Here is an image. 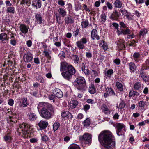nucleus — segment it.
Returning a JSON list of instances; mask_svg holds the SVG:
<instances>
[{
  "label": "nucleus",
  "mask_w": 149,
  "mask_h": 149,
  "mask_svg": "<svg viewBox=\"0 0 149 149\" xmlns=\"http://www.w3.org/2000/svg\"><path fill=\"white\" fill-rule=\"evenodd\" d=\"M90 106L88 104H86L84 106V109L85 111L88 110L90 109Z\"/></svg>",
  "instance_id": "680f3d73"
},
{
  "label": "nucleus",
  "mask_w": 149,
  "mask_h": 149,
  "mask_svg": "<svg viewBox=\"0 0 149 149\" xmlns=\"http://www.w3.org/2000/svg\"><path fill=\"white\" fill-rule=\"evenodd\" d=\"M48 125V123L47 121L41 120L38 123V125L42 129L45 128Z\"/></svg>",
  "instance_id": "f3484780"
},
{
  "label": "nucleus",
  "mask_w": 149,
  "mask_h": 149,
  "mask_svg": "<svg viewBox=\"0 0 149 149\" xmlns=\"http://www.w3.org/2000/svg\"><path fill=\"white\" fill-rule=\"evenodd\" d=\"M54 112L53 107L52 111H50L48 107L44 108L41 109L40 114L41 116L43 118L48 120L52 117Z\"/></svg>",
  "instance_id": "39448f33"
},
{
  "label": "nucleus",
  "mask_w": 149,
  "mask_h": 149,
  "mask_svg": "<svg viewBox=\"0 0 149 149\" xmlns=\"http://www.w3.org/2000/svg\"><path fill=\"white\" fill-rule=\"evenodd\" d=\"M120 14L116 10L113 12L110 16V18L113 20H117L120 16Z\"/></svg>",
  "instance_id": "aec40b11"
},
{
  "label": "nucleus",
  "mask_w": 149,
  "mask_h": 149,
  "mask_svg": "<svg viewBox=\"0 0 149 149\" xmlns=\"http://www.w3.org/2000/svg\"><path fill=\"white\" fill-rule=\"evenodd\" d=\"M100 17L102 21L104 22L106 21V16L104 13H102V14L101 15Z\"/></svg>",
  "instance_id": "c03bdc74"
},
{
  "label": "nucleus",
  "mask_w": 149,
  "mask_h": 149,
  "mask_svg": "<svg viewBox=\"0 0 149 149\" xmlns=\"http://www.w3.org/2000/svg\"><path fill=\"white\" fill-rule=\"evenodd\" d=\"M143 85L141 84V82H137L135 83L133 87L136 90H138L140 89L141 87H143Z\"/></svg>",
  "instance_id": "5701e85b"
},
{
  "label": "nucleus",
  "mask_w": 149,
  "mask_h": 149,
  "mask_svg": "<svg viewBox=\"0 0 149 149\" xmlns=\"http://www.w3.org/2000/svg\"><path fill=\"white\" fill-rule=\"evenodd\" d=\"M130 31L129 29H122L121 30V33L124 35L129 34L130 33Z\"/></svg>",
  "instance_id": "ea45409f"
},
{
  "label": "nucleus",
  "mask_w": 149,
  "mask_h": 149,
  "mask_svg": "<svg viewBox=\"0 0 149 149\" xmlns=\"http://www.w3.org/2000/svg\"><path fill=\"white\" fill-rule=\"evenodd\" d=\"M19 29L21 32L20 33V35L22 33L26 34L27 33L28 29H29V27L26 26L25 24H21L19 26Z\"/></svg>",
  "instance_id": "9d476101"
},
{
  "label": "nucleus",
  "mask_w": 149,
  "mask_h": 149,
  "mask_svg": "<svg viewBox=\"0 0 149 149\" xmlns=\"http://www.w3.org/2000/svg\"><path fill=\"white\" fill-rule=\"evenodd\" d=\"M14 100L12 99H9L8 104L10 106H12L14 104Z\"/></svg>",
  "instance_id": "3c124183"
},
{
  "label": "nucleus",
  "mask_w": 149,
  "mask_h": 149,
  "mask_svg": "<svg viewBox=\"0 0 149 149\" xmlns=\"http://www.w3.org/2000/svg\"><path fill=\"white\" fill-rule=\"evenodd\" d=\"M125 107V105L123 101H122L120 102L118 107L120 109H122L124 108Z\"/></svg>",
  "instance_id": "864d4df0"
},
{
  "label": "nucleus",
  "mask_w": 149,
  "mask_h": 149,
  "mask_svg": "<svg viewBox=\"0 0 149 149\" xmlns=\"http://www.w3.org/2000/svg\"><path fill=\"white\" fill-rule=\"evenodd\" d=\"M114 62L116 65H119L120 63V61L119 59H116L114 60Z\"/></svg>",
  "instance_id": "338daca9"
},
{
  "label": "nucleus",
  "mask_w": 149,
  "mask_h": 149,
  "mask_svg": "<svg viewBox=\"0 0 149 149\" xmlns=\"http://www.w3.org/2000/svg\"><path fill=\"white\" fill-rule=\"evenodd\" d=\"M140 54L138 52H135L132 54V58L134 59L135 61L137 62L139 61V59L140 58Z\"/></svg>",
  "instance_id": "b1692460"
},
{
  "label": "nucleus",
  "mask_w": 149,
  "mask_h": 149,
  "mask_svg": "<svg viewBox=\"0 0 149 149\" xmlns=\"http://www.w3.org/2000/svg\"><path fill=\"white\" fill-rule=\"evenodd\" d=\"M65 23L66 24H68L70 23H73L74 22V20L71 16L69 15L64 18Z\"/></svg>",
  "instance_id": "6ab92c4d"
},
{
  "label": "nucleus",
  "mask_w": 149,
  "mask_h": 149,
  "mask_svg": "<svg viewBox=\"0 0 149 149\" xmlns=\"http://www.w3.org/2000/svg\"><path fill=\"white\" fill-rule=\"evenodd\" d=\"M113 73V71L112 69H110L108 70L105 74V75L108 76L109 75H111Z\"/></svg>",
  "instance_id": "603ef678"
},
{
  "label": "nucleus",
  "mask_w": 149,
  "mask_h": 149,
  "mask_svg": "<svg viewBox=\"0 0 149 149\" xmlns=\"http://www.w3.org/2000/svg\"><path fill=\"white\" fill-rule=\"evenodd\" d=\"M27 98H26L24 97L22 99V107H25L27 106L28 104L27 101Z\"/></svg>",
  "instance_id": "4c0bfd02"
},
{
  "label": "nucleus",
  "mask_w": 149,
  "mask_h": 149,
  "mask_svg": "<svg viewBox=\"0 0 149 149\" xmlns=\"http://www.w3.org/2000/svg\"><path fill=\"white\" fill-rule=\"evenodd\" d=\"M53 93L58 98H60L63 97V93L59 89H55L53 91Z\"/></svg>",
  "instance_id": "2eb2a0df"
},
{
  "label": "nucleus",
  "mask_w": 149,
  "mask_h": 149,
  "mask_svg": "<svg viewBox=\"0 0 149 149\" xmlns=\"http://www.w3.org/2000/svg\"><path fill=\"white\" fill-rule=\"evenodd\" d=\"M112 133L109 131L105 130L101 132L98 136V140L102 142L103 146L107 149H113L115 146V142L113 140Z\"/></svg>",
  "instance_id": "f257e3e1"
},
{
  "label": "nucleus",
  "mask_w": 149,
  "mask_h": 149,
  "mask_svg": "<svg viewBox=\"0 0 149 149\" xmlns=\"http://www.w3.org/2000/svg\"><path fill=\"white\" fill-rule=\"evenodd\" d=\"M107 93H108L109 95H115V93L113 91L111 88H108V90L107 89Z\"/></svg>",
  "instance_id": "37998d69"
},
{
  "label": "nucleus",
  "mask_w": 149,
  "mask_h": 149,
  "mask_svg": "<svg viewBox=\"0 0 149 149\" xmlns=\"http://www.w3.org/2000/svg\"><path fill=\"white\" fill-rule=\"evenodd\" d=\"M91 37L93 40L96 39L98 40L100 39L99 36L97 34V30L95 29H93L91 33Z\"/></svg>",
  "instance_id": "ddd939ff"
},
{
  "label": "nucleus",
  "mask_w": 149,
  "mask_h": 149,
  "mask_svg": "<svg viewBox=\"0 0 149 149\" xmlns=\"http://www.w3.org/2000/svg\"><path fill=\"white\" fill-rule=\"evenodd\" d=\"M140 75L143 80L145 82H148L149 81V77L146 74H144L141 72L142 70H141Z\"/></svg>",
  "instance_id": "bb28decb"
},
{
  "label": "nucleus",
  "mask_w": 149,
  "mask_h": 149,
  "mask_svg": "<svg viewBox=\"0 0 149 149\" xmlns=\"http://www.w3.org/2000/svg\"><path fill=\"white\" fill-rule=\"evenodd\" d=\"M113 125L116 129V132L117 135L120 136L121 134H120L119 133L121 132L122 129L125 127V125L123 123H119L114 124Z\"/></svg>",
  "instance_id": "1a4fd4ad"
},
{
  "label": "nucleus",
  "mask_w": 149,
  "mask_h": 149,
  "mask_svg": "<svg viewBox=\"0 0 149 149\" xmlns=\"http://www.w3.org/2000/svg\"><path fill=\"white\" fill-rule=\"evenodd\" d=\"M35 21L38 24H40L42 22L43 19L42 15L40 14H36L35 15Z\"/></svg>",
  "instance_id": "dca6fc26"
},
{
  "label": "nucleus",
  "mask_w": 149,
  "mask_h": 149,
  "mask_svg": "<svg viewBox=\"0 0 149 149\" xmlns=\"http://www.w3.org/2000/svg\"><path fill=\"white\" fill-rule=\"evenodd\" d=\"M23 58L24 61L25 62H30L33 59L32 54L30 52H28L24 55Z\"/></svg>",
  "instance_id": "9b49d317"
},
{
  "label": "nucleus",
  "mask_w": 149,
  "mask_h": 149,
  "mask_svg": "<svg viewBox=\"0 0 149 149\" xmlns=\"http://www.w3.org/2000/svg\"><path fill=\"white\" fill-rule=\"evenodd\" d=\"M48 107L49 109L51 111H52L53 110L52 106L48 103L44 102H40L39 103L37 107V108L39 111V110L42 108L43 109L44 108H47Z\"/></svg>",
  "instance_id": "423d86ee"
},
{
  "label": "nucleus",
  "mask_w": 149,
  "mask_h": 149,
  "mask_svg": "<svg viewBox=\"0 0 149 149\" xmlns=\"http://www.w3.org/2000/svg\"><path fill=\"white\" fill-rule=\"evenodd\" d=\"M69 149H80L78 145H74L70 147Z\"/></svg>",
  "instance_id": "6e6d98bb"
},
{
  "label": "nucleus",
  "mask_w": 149,
  "mask_h": 149,
  "mask_svg": "<svg viewBox=\"0 0 149 149\" xmlns=\"http://www.w3.org/2000/svg\"><path fill=\"white\" fill-rule=\"evenodd\" d=\"M120 26L121 28H125L127 27L126 24L123 22H120Z\"/></svg>",
  "instance_id": "052dcab7"
},
{
  "label": "nucleus",
  "mask_w": 149,
  "mask_h": 149,
  "mask_svg": "<svg viewBox=\"0 0 149 149\" xmlns=\"http://www.w3.org/2000/svg\"><path fill=\"white\" fill-rule=\"evenodd\" d=\"M91 137L92 136L89 134L85 133L82 136H80L79 139L85 141L86 144H88L91 143Z\"/></svg>",
  "instance_id": "6e6552de"
},
{
  "label": "nucleus",
  "mask_w": 149,
  "mask_h": 149,
  "mask_svg": "<svg viewBox=\"0 0 149 149\" xmlns=\"http://www.w3.org/2000/svg\"><path fill=\"white\" fill-rule=\"evenodd\" d=\"M60 126V124L59 123H54L53 125V128L54 131L57 130Z\"/></svg>",
  "instance_id": "72a5a7b5"
},
{
  "label": "nucleus",
  "mask_w": 149,
  "mask_h": 149,
  "mask_svg": "<svg viewBox=\"0 0 149 149\" xmlns=\"http://www.w3.org/2000/svg\"><path fill=\"white\" fill-rule=\"evenodd\" d=\"M146 102L143 101H140L138 102V105L139 107L142 109H143L146 104Z\"/></svg>",
  "instance_id": "58836bf2"
},
{
  "label": "nucleus",
  "mask_w": 149,
  "mask_h": 149,
  "mask_svg": "<svg viewBox=\"0 0 149 149\" xmlns=\"http://www.w3.org/2000/svg\"><path fill=\"white\" fill-rule=\"evenodd\" d=\"M29 119L31 121H34L37 118L36 115L33 113H30L28 114Z\"/></svg>",
  "instance_id": "a878e982"
},
{
  "label": "nucleus",
  "mask_w": 149,
  "mask_h": 149,
  "mask_svg": "<svg viewBox=\"0 0 149 149\" xmlns=\"http://www.w3.org/2000/svg\"><path fill=\"white\" fill-rule=\"evenodd\" d=\"M7 35L6 34L2 33L0 34V40L3 41L6 39Z\"/></svg>",
  "instance_id": "e433bc0d"
},
{
  "label": "nucleus",
  "mask_w": 149,
  "mask_h": 149,
  "mask_svg": "<svg viewBox=\"0 0 149 149\" xmlns=\"http://www.w3.org/2000/svg\"><path fill=\"white\" fill-rule=\"evenodd\" d=\"M106 4L109 9L111 10L113 8L112 4L109 2L107 1L106 2Z\"/></svg>",
  "instance_id": "8fccbe9b"
},
{
  "label": "nucleus",
  "mask_w": 149,
  "mask_h": 149,
  "mask_svg": "<svg viewBox=\"0 0 149 149\" xmlns=\"http://www.w3.org/2000/svg\"><path fill=\"white\" fill-rule=\"evenodd\" d=\"M38 141V140L37 138H32L30 139V141L32 143H36Z\"/></svg>",
  "instance_id": "bf43d9fd"
},
{
  "label": "nucleus",
  "mask_w": 149,
  "mask_h": 149,
  "mask_svg": "<svg viewBox=\"0 0 149 149\" xmlns=\"http://www.w3.org/2000/svg\"><path fill=\"white\" fill-rule=\"evenodd\" d=\"M89 23L87 20H85L82 22L81 25L82 28H86L88 25Z\"/></svg>",
  "instance_id": "a19ab883"
},
{
  "label": "nucleus",
  "mask_w": 149,
  "mask_h": 149,
  "mask_svg": "<svg viewBox=\"0 0 149 149\" xmlns=\"http://www.w3.org/2000/svg\"><path fill=\"white\" fill-rule=\"evenodd\" d=\"M129 68L131 73L134 72L136 69V67L134 63L133 62H131L128 64Z\"/></svg>",
  "instance_id": "412c9836"
},
{
  "label": "nucleus",
  "mask_w": 149,
  "mask_h": 149,
  "mask_svg": "<svg viewBox=\"0 0 149 149\" xmlns=\"http://www.w3.org/2000/svg\"><path fill=\"white\" fill-rule=\"evenodd\" d=\"M12 139L11 135L10 133H7L3 136V140L7 143H10Z\"/></svg>",
  "instance_id": "4468645a"
},
{
  "label": "nucleus",
  "mask_w": 149,
  "mask_h": 149,
  "mask_svg": "<svg viewBox=\"0 0 149 149\" xmlns=\"http://www.w3.org/2000/svg\"><path fill=\"white\" fill-rule=\"evenodd\" d=\"M10 43L11 45L13 46L15 45L16 43V40L14 39H13L12 38L10 40Z\"/></svg>",
  "instance_id": "69168bd1"
},
{
  "label": "nucleus",
  "mask_w": 149,
  "mask_h": 149,
  "mask_svg": "<svg viewBox=\"0 0 149 149\" xmlns=\"http://www.w3.org/2000/svg\"><path fill=\"white\" fill-rule=\"evenodd\" d=\"M6 11L8 13L14 14L15 12V9L13 6L8 7Z\"/></svg>",
  "instance_id": "c85d7f7f"
},
{
  "label": "nucleus",
  "mask_w": 149,
  "mask_h": 149,
  "mask_svg": "<svg viewBox=\"0 0 149 149\" xmlns=\"http://www.w3.org/2000/svg\"><path fill=\"white\" fill-rule=\"evenodd\" d=\"M86 81L84 77H79L76 79L75 81L74 82V85L76 87L77 89L83 92L87 88L86 86Z\"/></svg>",
  "instance_id": "7ed1b4c3"
},
{
  "label": "nucleus",
  "mask_w": 149,
  "mask_h": 149,
  "mask_svg": "<svg viewBox=\"0 0 149 149\" xmlns=\"http://www.w3.org/2000/svg\"><path fill=\"white\" fill-rule=\"evenodd\" d=\"M148 91L149 89L147 87H145L143 90V93L145 95H146L148 93Z\"/></svg>",
  "instance_id": "e2e57ef3"
},
{
  "label": "nucleus",
  "mask_w": 149,
  "mask_h": 149,
  "mask_svg": "<svg viewBox=\"0 0 149 149\" xmlns=\"http://www.w3.org/2000/svg\"><path fill=\"white\" fill-rule=\"evenodd\" d=\"M37 79L40 83H44L45 80L41 76H39L37 78Z\"/></svg>",
  "instance_id": "09e8293b"
},
{
  "label": "nucleus",
  "mask_w": 149,
  "mask_h": 149,
  "mask_svg": "<svg viewBox=\"0 0 149 149\" xmlns=\"http://www.w3.org/2000/svg\"><path fill=\"white\" fill-rule=\"evenodd\" d=\"M100 41L101 42L100 44H102V42H103L102 47L103 49L105 51L107 50L108 49V46L106 43L104 41Z\"/></svg>",
  "instance_id": "79ce46f5"
},
{
  "label": "nucleus",
  "mask_w": 149,
  "mask_h": 149,
  "mask_svg": "<svg viewBox=\"0 0 149 149\" xmlns=\"http://www.w3.org/2000/svg\"><path fill=\"white\" fill-rule=\"evenodd\" d=\"M139 93L137 92L134 91L133 90H131L129 93V96L130 97L132 96H137L139 95Z\"/></svg>",
  "instance_id": "cd10ccee"
},
{
  "label": "nucleus",
  "mask_w": 149,
  "mask_h": 149,
  "mask_svg": "<svg viewBox=\"0 0 149 149\" xmlns=\"http://www.w3.org/2000/svg\"><path fill=\"white\" fill-rule=\"evenodd\" d=\"M58 12L59 14L61 15L63 17H64L66 15V11L63 8H60L58 10Z\"/></svg>",
  "instance_id": "c756f323"
},
{
  "label": "nucleus",
  "mask_w": 149,
  "mask_h": 149,
  "mask_svg": "<svg viewBox=\"0 0 149 149\" xmlns=\"http://www.w3.org/2000/svg\"><path fill=\"white\" fill-rule=\"evenodd\" d=\"M96 91V89L94 84H91V87L89 88V92L91 94L95 93Z\"/></svg>",
  "instance_id": "7c9ffc66"
},
{
  "label": "nucleus",
  "mask_w": 149,
  "mask_h": 149,
  "mask_svg": "<svg viewBox=\"0 0 149 149\" xmlns=\"http://www.w3.org/2000/svg\"><path fill=\"white\" fill-rule=\"evenodd\" d=\"M114 7L118 8H120L122 7V2L120 0H116L114 3Z\"/></svg>",
  "instance_id": "393cba45"
},
{
  "label": "nucleus",
  "mask_w": 149,
  "mask_h": 149,
  "mask_svg": "<svg viewBox=\"0 0 149 149\" xmlns=\"http://www.w3.org/2000/svg\"><path fill=\"white\" fill-rule=\"evenodd\" d=\"M74 62L75 64H78L79 61V58L77 55H73L72 56Z\"/></svg>",
  "instance_id": "c9c22d12"
},
{
  "label": "nucleus",
  "mask_w": 149,
  "mask_h": 149,
  "mask_svg": "<svg viewBox=\"0 0 149 149\" xmlns=\"http://www.w3.org/2000/svg\"><path fill=\"white\" fill-rule=\"evenodd\" d=\"M90 120L88 118H87L83 123V125L84 126H88L90 125Z\"/></svg>",
  "instance_id": "f704fd0d"
},
{
  "label": "nucleus",
  "mask_w": 149,
  "mask_h": 149,
  "mask_svg": "<svg viewBox=\"0 0 149 149\" xmlns=\"http://www.w3.org/2000/svg\"><path fill=\"white\" fill-rule=\"evenodd\" d=\"M100 4V2L99 1H97L95 2L94 5L96 7H99Z\"/></svg>",
  "instance_id": "774afa93"
},
{
  "label": "nucleus",
  "mask_w": 149,
  "mask_h": 149,
  "mask_svg": "<svg viewBox=\"0 0 149 149\" xmlns=\"http://www.w3.org/2000/svg\"><path fill=\"white\" fill-rule=\"evenodd\" d=\"M143 68L141 69V70H142V69H146L148 68L149 67V59H147L146 60L145 63L143 65Z\"/></svg>",
  "instance_id": "2f4dec72"
},
{
  "label": "nucleus",
  "mask_w": 149,
  "mask_h": 149,
  "mask_svg": "<svg viewBox=\"0 0 149 149\" xmlns=\"http://www.w3.org/2000/svg\"><path fill=\"white\" fill-rule=\"evenodd\" d=\"M120 11L121 12L122 15L126 16L128 14L127 11L125 9L121 10Z\"/></svg>",
  "instance_id": "5fc2aeb1"
},
{
  "label": "nucleus",
  "mask_w": 149,
  "mask_h": 149,
  "mask_svg": "<svg viewBox=\"0 0 149 149\" xmlns=\"http://www.w3.org/2000/svg\"><path fill=\"white\" fill-rule=\"evenodd\" d=\"M72 106L74 108H75L78 104V102L77 100H72Z\"/></svg>",
  "instance_id": "de8ad7c7"
},
{
  "label": "nucleus",
  "mask_w": 149,
  "mask_h": 149,
  "mask_svg": "<svg viewBox=\"0 0 149 149\" xmlns=\"http://www.w3.org/2000/svg\"><path fill=\"white\" fill-rule=\"evenodd\" d=\"M42 140L44 141H49V140L47 136L46 135H44L42 137Z\"/></svg>",
  "instance_id": "4d7b16f0"
},
{
  "label": "nucleus",
  "mask_w": 149,
  "mask_h": 149,
  "mask_svg": "<svg viewBox=\"0 0 149 149\" xmlns=\"http://www.w3.org/2000/svg\"><path fill=\"white\" fill-rule=\"evenodd\" d=\"M116 85L120 91H122L123 90V85L121 83L117 82L116 83Z\"/></svg>",
  "instance_id": "473e14b6"
},
{
  "label": "nucleus",
  "mask_w": 149,
  "mask_h": 149,
  "mask_svg": "<svg viewBox=\"0 0 149 149\" xmlns=\"http://www.w3.org/2000/svg\"><path fill=\"white\" fill-rule=\"evenodd\" d=\"M33 126L26 123H23L20 124L18 129V131L20 133L25 135V137L28 136V134L29 132L32 130L33 128Z\"/></svg>",
  "instance_id": "20e7f679"
},
{
  "label": "nucleus",
  "mask_w": 149,
  "mask_h": 149,
  "mask_svg": "<svg viewBox=\"0 0 149 149\" xmlns=\"http://www.w3.org/2000/svg\"><path fill=\"white\" fill-rule=\"evenodd\" d=\"M102 111L106 114H110V111L107 106L105 104H103L101 107Z\"/></svg>",
  "instance_id": "4be33fe9"
},
{
  "label": "nucleus",
  "mask_w": 149,
  "mask_h": 149,
  "mask_svg": "<svg viewBox=\"0 0 149 149\" xmlns=\"http://www.w3.org/2000/svg\"><path fill=\"white\" fill-rule=\"evenodd\" d=\"M32 5L36 8H39L41 6V3L40 0H33Z\"/></svg>",
  "instance_id": "a211bd4d"
},
{
  "label": "nucleus",
  "mask_w": 149,
  "mask_h": 149,
  "mask_svg": "<svg viewBox=\"0 0 149 149\" xmlns=\"http://www.w3.org/2000/svg\"><path fill=\"white\" fill-rule=\"evenodd\" d=\"M30 0H22V1L20 2V4H23L24 3L27 4Z\"/></svg>",
  "instance_id": "0e129e2a"
},
{
  "label": "nucleus",
  "mask_w": 149,
  "mask_h": 149,
  "mask_svg": "<svg viewBox=\"0 0 149 149\" xmlns=\"http://www.w3.org/2000/svg\"><path fill=\"white\" fill-rule=\"evenodd\" d=\"M43 53L44 54V56L47 58L49 59L51 58V56L50 55L49 52L47 51L46 49H44L43 52Z\"/></svg>",
  "instance_id": "49530a36"
},
{
  "label": "nucleus",
  "mask_w": 149,
  "mask_h": 149,
  "mask_svg": "<svg viewBox=\"0 0 149 149\" xmlns=\"http://www.w3.org/2000/svg\"><path fill=\"white\" fill-rule=\"evenodd\" d=\"M147 33V30L146 29H144L141 30L140 31L139 36H144V35L146 34Z\"/></svg>",
  "instance_id": "a18cd8bd"
},
{
  "label": "nucleus",
  "mask_w": 149,
  "mask_h": 149,
  "mask_svg": "<svg viewBox=\"0 0 149 149\" xmlns=\"http://www.w3.org/2000/svg\"><path fill=\"white\" fill-rule=\"evenodd\" d=\"M61 116L63 118L66 117L68 120H71L73 118L72 115L69 111H64L61 113Z\"/></svg>",
  "instance_id": "f8f14e48"
},
{
  "label": "nucleus",
  "mask_w": 149,
  "mask_h": 149,
  "mask_svg": "<svg viewBox=\"0 0 149 149\" xmlns=\"http://www.w3.org/2000/svg\"><path fill=\"white\" fill-rule=\"evenodd\" d=\"M86 102L88 104H93L95 103L94 100L91 99H87L86 101Z\"/></svg>",
  "instance_id": "13d9d810"
},
{
  "label": "nucleus",
  "mask_w": 149,
  "mask_h": 149,
  "mask_svg": "<svg viewBox=\"0 0 149 149\" xmlns=\"http://www.w3.org/2000/svg\"><path fill=\"white\" fill-rule=\"evenodd\" d=\"M87 42V40L86 38H83L77 41L76 44L77 47L79 49H82L85 47V45Z\"/></svg>",
  "instance_id": "0eeeda50"
},
{
  "label": "nucleus",
  "mask_w": 149,
  "mask_h": 149,
  "mask_svg": "<svg viewBox=\"0 0 149 149\" xmlns=\"http://www.w3.org/2000/svg\"><path fill=\"white\" fill-rule=\"evenodd\" d=\"M60 71H64L62 73V75L65 79L69 80L75 73V70L71 65L65 62H62L61 64Z\"/></svg>",
  "instance_id": "f03ea898"
}]
</instances>
